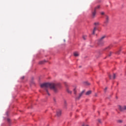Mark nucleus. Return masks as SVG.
Returning a JSON list of instances; mask_svg holds the SVG:
<instances>
[{"instance_id":"nucleus-1","label":"nucleus","mask_w":126,"mask_h":126,"mask_svg":"<svg viewBox=\"0 0 126 126\" xmlns=\"http://www.w3.org/2000/svg\"><path fill=\"white\" fill-rule=\"evenodd\" d=\"M60 86H61V84L54 83H44L40 85L41 88L45 90L48 96L51 95L49 93V89L53 90L55 93H57L58 92V87H60Z\"/></svg>"},{"instance_id":"nucleus-2","label":"nucleus","mask_w":126,"mask_h":126,"mask_svg":"<svg viewBox=\"0 0 126 126\" xmlns=\"http://www.w3.org/2000/svg\"><path fill=\"white\" fill-rule=\"evenodd\" d=\"M106 36H103L97 41V44L98 46H103L104 45L105 41H104V39H105Z\"/></svg>"},{"instance_id":"nucleus-3","label":"nucleus","mask_w":126,"mask_h":126,"mask_svg":"<svg viewBox=\"0 0 126 126\" xmlns=\"http://www.w3.org/2000/svg\"><path fill=\"white\" fill-rule=\"evenodd\" d=\"M99 8H100V5H98L97 7H96L94 8V10L92 12V18H95V17H96V10H97V9H99Z\"/></svg>"},{"instance_id":"nucleus-4","label":"nucleus","mask_w":126,"mask_h":126,"mask_svg":"<svg viewBox=\"0 0 126 126\" xmlns=\"http://www.w3.org/2000/svg\"><path fill=\"white\" fill-rule=\"evenodd\" d=\"M118 109L121 112L126 111V105H118Z\"/></svg>"},{"instance_id":"nucleus-5","label":"nucleus","mask_w":126,"mask_h":126,"mask_svg":"<svg viewBox=\"0 0 126 126\" xmlns=\"http://www.w3.org/2000/svg\"><path fill=\"white\" fill-rule=\"evenodd\" d=\"M85 92V91H83L81 93L79 94V96L76 97V99L77 100H79V99H80L82 95H83V93H84Z\"/></svg>"},{"instance_id":"nucleus-6","label":"nucleus","mask_w":126,"mask_h":126,"mask_svg":"<svg viewBox=\"0 0 126 126\" xmlns=\"http://www.w3.org/2000/svg\"><path fill=\"white\" fill-rule=\"evenodd\" d=\"M62 115V110H59L57 112V116L60 117Z\"/></svg>"},{"instance_id":"nucleus-7","label":"nucleus","mask_w":126,"mask_h":126,"mask_svg":"<svg viewBox=\"0 0 126 126\" xmlns=\"http://www.w3.org/2000/svg\"><path fill=\"white\" fill-rule=\"evenodd\" d=\"M104 23L106 24L109 23V17H108V16H106V21H105Z\"/></svg>"},{"instance_id":"nucleus-8","label":"nucleus","mask_w":126,"mask_h":126,"mask_svg":"<svg viewBox=\"0 0 126 126\" xmlns=\"http://www.w3.org/2000/svg\"><path fill=\"white\" fill-rule=\"evenodd\" d=\"M74 57H78V56H79V53L77 52H74Z\"/></svg>"},{"instance_id":"nucleus-9","label":"nucleus","mask_w":126,"mask_h":126,"mask_svg":"<svg viewBox=\"0 0 126 126\" xmlns=\"http://www.w3.org/2000/svg\"><path fill=\"white\" fill-rule=\"evenodd\" d=\"M91 93H92V91H88V92H86V95H90V94H91Z\"/></svg>"},{"instance_id":"nucleus-10","label":"nucleus","mask_w":126,"mask_h":126,"mask_svg":"<svg viewBox=\"0 0 126 126\" xmlns=\"http://www.w3.org/2000/svg\"><path fill=\"white\" fill-rule=\"evenodd\" d=\"M96 30H97V28L96 27H94L93 32V35H94V34H95Z\"/></svg>"},{"instance_id":"nucleus-11","label":"nucleus","mask_w":126,"mask_h":126,"mask_svg":"<svg viewBox=\"0 0 126 126\" xmlns=\"http://www.w3.org/2000/svg\"><path fill=\"white\" fill-rule=\"evenodd\" d=\"M67 92L68 93H69V94H71V91H70V90H69V89H67Z\"/></svg>"},{"instance_id":"nucleus-12","label":"nucleus","mask_w":126,"mask_h":126,"mask_svg":"<svg viewBox=\"0 0 126 126\" xmlns=\"http://www.w3.org/2000/svg\"><path fill=\"white\" fill-rule=\"evenodd\" d=\"M87 38V35H83V39L84 40H86Z\"/></svg>"},{"instance_id":"nucleus-13","label":"nucleus","mask_w":126,"mask_h":126,"mask_svg":"<svg viewBox=\"0 0 126 126\" xmlns=\"http://www.w3.org/2000/svg\"><path fill=\"white\" fill-rule=\"evenodd\" d=\"M44 62L45 61H40L39 62V64H43V63H44Z\"/></svg>"},{"instance_id":"nucleus-14","label":"nucleus","mask_w":126,"mask_h":126,"mask_svg":"<svg viewBox=\"0 0 126 126\" xmlns=\"http://www.w3.org/2000/svg\"><path fill=\"white\" fill-rule=\"evenodd\" d=\"M85 85H90V84L87 82L85 83Z\"/></svg>"},{"instance_id":"nucleus-15","label":"nucleus","mask_w":126,"mask_h":126,"mask_svg":"<svg viewBox=\"0 0 126 126\" xmlns=\"http://www.w3.org/2000/svg\"><path fill=\"white\" fill-rule=\"evenodd\" d=\"M116 78V74H113V79Z\"/></svg>"},{"instance_id":"nucleus-16","label":"nucleus","mask_w":126,"mask_h":126,"mask_svg":"<svg viewBox=\"0 0 126 126\" xmlns=\"http://www.w3.org/2000/svg\"><path fill=\"white\" fill-rule=\"evenodd\" d=\"M94 25H99V23L98 22L94 23Z\"/></svg>"},{"instance_id":"nucleus-17","label":"nucleus","mask_w":126,"mask_h":126,"mask_svg":"<svg viewBox=\"0 0 126 126\" xmlns=\"http://www.w3.org/2000/svg\"><path fill=\"white\" fill-rule=\"evenodd\" d=\"M100 14H101V15H104V14H105V13H104V12H101Z\"/></svg>"},{"instance_id":"nucleus-18","label":"nucleus","mask_w":126,"mask_h":126,"mask_svg":"<svg viewBox=\"0 0 126 126\" xmlns=\"http://www.w3.org/2000/svg\"><path fill=\"white\" fill-rule=\"evenodd\" d=\"M74 94H76V90H75V89H74Z\"/></svg>"},{"instance_id":"nucleus-19","label":"nucleus","mask_w":126,"mask_h":126,"mask_svg":"<svg viewBox=\"0 0 126 126\" xmlns=\"http://www.w3.org/2000/svg\"><path fill=\"white\" fill-rule=\"evenodd\" d=\"M98 123H99L100 124H101V120L100 119H98Z\"/></svg>"},{"instance_id":"nucleus-20","label":"nucleus","mask_w":126,"mask_h":126,"mask_svg":"<svg viewBox=\"0 0 126 126\" xmlns=\"http://www.w3.org/2000/svg\"><path fill=\"white\" fill-rule=\"evenodd\" d=\"M112 55V52H110V54L108 55L109 57H111Z\"/></svg>"},{"instance_id":"nucleus-21","label":"nucleus","mask_w":126,"mask_h":126,"mask_svg":"<svg viewBox=\"0 0 126 126\" xmlns=\"http://www.w3.org/2000/svg\"><path fill=\"white\" fill-rule=\"evenodd\" d=\"M107 89H108V88L106 87L104 89V91L105 92H106V91H107Z\"/></svg>"},{"instance_id":"nucleus-22","label":"nucleus","mask_w":126,"mask_h":126,"mask_svg":"<svg viewBox=\"0 0 126 126\" xmlns=\"http://www.w3.org/2000/svg\"><path fill=\"white\" fill-rule=\"evenodd\" d=\"M106 49H111V46H108Z\"/></svg>"},{"instance_id":"nucleus-23","label":"nucleus","mask_w":126,"mask_h":126,"mask_svg":"<svg viewBox=\"0 0 126 126\" xmlns=\"http://www.w3.org/2000/svg\"><path fill=\"white\" fill-rule=\"evenodd\" d=\"M109 78L110 79H112V76H111V75H109Z\"/></svg>"},{"instance_id":"nucleus-24","label":"nucleus","mask_w":126,"mask_h":126,"mask_svg":"<svg viewBox=\"0 0 126 126\" xmlns=\"http://www.w3.org/2000/svg\"><path fill=\"white\" fill-rule=\"evenodd\" d=\"M7 122H8L9 123V122H10V119H7Z\"/></svg>"},{"instance_id":"nucleus-25","label":"nucleus","mask_w":126,"mask_h":126,"mask_svg":"<svg viewBox=\"0 0 126 126\" xmlns=\"http://www.w3.org/2000/svg\"><path fill=\"white\" fill-rule=\"evenodd\" d=\"M53 100L54 101V102H56V98H53Z\"/></svg>"},{"instance_id":"nucleus-26","label":"nucleus","mask_w":126,"mask_h":126,"mask_svg":"<svg viewBox=\"0 0 126 126\" xmlns=\"http://www.w3.org/2000/svg\"><path fill=\"white\" fill-rule=\"evenodd\" d=\"M120 52H121V50H120L119 52H117V54L119 55L120 54Z\"/></svg>"},{"instance_id":"nucleus-27","label":"nucleus","mask_w":126,"mask_h":126,"mask_svg":"<svg viewBox=\"0 0 126 126\" xmlns=\"http://www.w3.org/2000/svg\"><path fill=\"white\" fill-rule=\"evenodd\" d=\"M94 96L95 97H97V94H95Z\"/></svg>"},{"instance_id":"nucleus-28","label":"nucleus","mask_w":126,"mask_h":126,"mask_svg":"<svg viewBox=\"0 0 126 126\" xmlns=\"http://www.w3.org/2000/svg\"><path fill=\"white\" fill-rule=\"evenodd\" d=\"M21 78H22V79H24V76H23Z\"/></svg>"},{"instance_id":"nucleus-29","label":"nucleus","mask_w":126,"mask_h":126,"mask_svg":"<svg viewBox=\"0 0 126 126\" xmlns=\"http://www.w3.org/2000/svg\"><path fill=\"white\" fill-rule=\"evenodd\" d=\"M64 104L66 105V101H64Z\"/></svg>"},{"instance_id":"nucleus-30","label":"nucleus","mask_w":126,"mask_h":126,"mask_svg":"<svg viewBox=\"0 0 126 126\" xmlns=\"http://www.w3.org/2000/svg\"><path fill=\"white\" fill-rule=\"evenodd\" d=\"M120 123H122V121H119Z\"/></svg>"},{"instance_id":"nucleus-31","label":"nucleus","mask_w":126,"mask_h":126,"mask_svg":"<svg viewBox=\"0 0 126 126\" xmlns=\"http://www.w3.org/2000/svg\"><path fill=\"white\" fill-rule=\"evenodd\" d=\"M82 126H84V124H83V125H82Z\"/></svg>"},{"instance_id":"nucleus-32","label":"nucleus","mask_w":126,"mask_h":126,"mask_svg":"<svg viewBox=\"0 0 126 126\" xmlns=\"http://www.w3.org/2000/svg\"><path fill=\"white\" fill-rule=\"evenodd\" d=\"M86 126H88V125H86Z\"/></svg>"},{"instance_id":"nucleus-33","label":"nucleus","mask_w":126,"mask_h":126,"mask_svg":"<svg viewBox=\"0 0 126 126\" xmlns=\"http://www.w3.org/2000/svg\"><path fill=\"white\" fill-rule=\"evenodd\" d=\"M124 126H126V125H125Z\"/></svg>"}]
</instances>
